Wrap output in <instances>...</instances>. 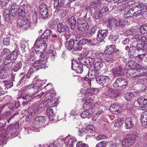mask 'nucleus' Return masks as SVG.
Masks as SVG:
<instances>
[{
  "mask_svg": "<svg viewBox=\"0 0 147 147\" xmlns=\"http://www.w3.org/2000/svg\"><path fill=\"white\" fill-rule=\"evenodd\" d=\"M50 10H40L39 11V17L41 19L46 20L50 16Z\"/></svg>",
  "mask_w": 147,
  "mask_h": 147,
  "instance_id": "obj_14",
  "label": "nucleus"
},
{
  "mask_svg": "<svg viewBox=\"0 0 147 147\" xmlns=\"http://www.w3.org/2000/svg\"><path fill=\"white\" fill-rule=\"evenodd\" d=\"M106 37L104 36L103 35H102L98 32L96 39L97 41L100 42H102L104 40V39Z\"/></svg>",
  "mask_w": 147,
  "mask_h": 147,
  "instance_id": "obj_50",
  "label": "nucleus"
},
{
  "mask_svg": "<svg viewBox=\"0 0 147 147\" xmlns=\"http://www.w3.org/2000/svg\"><path fill=\"white\" fill-rule=\"evenodd\" d=\"M137 103L140 107L147 103V99L143 96L141 97L138 99Z\"/></svg>",
  "mask_w": 147,
  "mask_h": 147,
  "instance_id": "obj_27",
  "label": "nucleus"
},
{
  "mask_svg": "<svg viewBox=\"0 0 147 147\" xmlns=\"http://www.w3.org/2000/svg\"><path fill=\"white\" fill-rule=\"evenodd\" d=\"M88 131H88L86 128H83L79 131V133L80 134V136H82L86 134H88L87 135L88 136H90V135H89V134H88Z\"/></svg>",
  "mask_w": 147,
  "mask_h": 147,
  "instance_id": "obj_46",
  "label": "nucleus"
},
{
  "mask_svg": "<svg viewBox=\"0 0 147 147\" xmlns=\"http://www.w3.org/2000/svg\"><path fill=\"white\" fill-rule=\"evenodd\" d=\"M71 68L73 70L76 71L78 73H81L83 71L82 65L79 64L74 60L72 61Z\"/></svg>",
  "mask_w": 147,
  "mask_h": 147,
  "instance_id": "obj_7",
  "label": "nucleus"
},
{
  "mask_svg": "<svg viewBox=\"0 0 147 147\" xmlns=\"http://www.w3.org/2000/svg\"><path fill=\"white\" fill-rule=\"evenodd\" d=\"M129 52L130 53V55H132L136 59H137V57H138V49L136 48V47L134 46L130 47L129 49Z\"/></svg>",
  "mask_w": 147,
  "mask_h": 147,
  "instance_id": "obj_17",
  "label": "nucleus"
},
{
  "mask_svg": "<svg viewBox=\"0 0 147 147\" xmlns=\"http://www.w3.org/2000/svg\"><path fill=\"white\" fill-rule=\"evenodd\" d=\"M73 48L75 51H80L82 49V47L80 44L78 43V42L76 44H74Z\"/></svg>",
  "mask_w": 147,
  "mask_h": 147,
  "instance_id": "obj_51",
  "label": "nucleus"
},
{
  "mask_svg": "<svg viewBox=\"0 0 147 147\" xmlns=\"http://www.w3.org/2000/svg\"><path fill=\"white\" fill-rule=\"evenodd\" d=\"M54 1V7L55 8L57 9H59L61 5V1L59 2V0H52Z\"/></svg>",
  "mask_w": 147,
  "mask_h": 147,
  "instance_id": "obj_39",
  "label": "nucleus"
},
{
  "mask_svg": "<svg viewBox=\"0 0 147 147\" xmlns=\"http://www.w3.org/2000/svg\"><path fill=\"white\" fill-rule=\"evenodd\" d=\"M35 50L36 53L38 55H39L40 57L41 55H45V56L47 55H49V57L50 56L52 60L53 61L55 59V56L56 53L55 52L53 51L52 50L50 49L47 52V54L43 53L42 52L40 51L39 50H38L37 49L35 48Z\"/></svg>",
  "mask_w": 147,
  "mask_h": 147,
  "instance_id": "obj_8",
  "label": "nucleus"
},
{
  "mask_svg": "<svg viewBox=\"0 0 147 147\" xmlns=\"http://www.w3.org/2000/svg\"><path fill=\"white\" fill-rule=\"evenodd\" d=\"M18 22L17 27L25 30H27L30 25V21L27 19H20L18 20Z\"/></svg>",
  "mask_w": 147,
  "mask_h": 147,
  "instance_id": "obj_4",
  "label": "nucleus"
},
{
  "mask_svg": "<svg viewBox=\"0 0 147 147\" xmlns=\"http://www.w3.org/2000/svg\"><path fill=\"white\" fill-rule=\"evenodd\" d=\"M32 97V95L31 94H26L25 95L22 96V98L24 99H26L27 100H28V101H29L30 99Z\"/></svg>",
  "mask_w": 147,
  "mask_h": 147,
  "instance_id": "obj_59",
  "label": "nucleus"
},
{
  "mask_svg": "<svg viewBox=\"0 0 147 147\" xmlns=\"http://www.w3.org/2000/svg\"><path fill=\"white\" fill-rule=\"evenodd\" d=\"M124 121L123 117L119 118L118 119L117 121L115 123L114 126L115 127H119L123 124Z\"/></svg>",
  "mask_w": 147,
  "mask_h": 147,
  "instance_id": "obj_33",
  "label": "nucleus"
},
{
  "mask_svg": "<svg viewBox=\"0 0 147 147\" xmlns=\"http://www.w3.org/2000/svg\"><path fill=\"white\" fill-rule=\"evenodd\" d=\"M86 129L87 130L88 134H93L94 132V128L93 126L92 125H89L86 127Z\"/></svg>",
  "mask_w": 147,
  "mask_h": 147,
  "instance_id": "obj_42",
  "label": "nucleus"
},
{
  "mask_svg": "<svg viewBox=\"0 0 147 147\" xmlns=\"http://www.w3.org/2000/svg\"><path fill=\"white\" fill-rule=\"evenodd\" d=\"M56 10H56L55 12L60 13L63 17L65 16L67 13V11H65V10H57V11H56Z\"/></svg>",
  "mask_w": 147,
  "mask_h": 147,
  "instance_id": "obj_63",
  "label": "nucleus"
},
{
  "mask_svg": "<svg viewBox=\"0 0 147 147\" xmlns=\"http://www.w3.org/2000/svg\"><path fill=\"white\" fill-rule=\"evenodd\" d=\"M107 23V28L111 31H113L116 30L118 27L117 21L114 18L110 19L108 20Z\"/></svg>",
  "mask_w": 147,
  "mask_h": 147,
  "instance_id": "obj_6",
  "label": "nucleus"
},
{
  "mask_svg": "<svg viewBox=\"0 0 147 147\" xmlns=\"http://www.w3.org/2000/svg\"><path fill=\"white\" fill-rule=\"evenodd\" d=\"M131 42L130 41V39L129 38H126L124 39L123 42V44L125 46L130 45Z\"/></svg>",
  "mask_w": 147,
  "mask_h": 147,
  "instance_id": "obj_61",
  "label": "nucleus"
},
{
  "mask_svg": "<svg viewBox=\"0 0 147 147\" xmlns=\"http://www.w3.org/2000/svg\"><path fill=\"white\" fill-rule=\"evenodd\" d=\"M98 32L106 37L108 34V30L107 29L100 30L98 31Z\"/></svg>",
  "mask_w": 147,
  "mask_h": 147,
  "instance_id": "obj_45",
  "label": "nucleus"
},
{
  "mask_svg": "<svg viewBox=\"0 0 147 147\" xmlns=\"http://www.w3.org/2000/svg\"><path fill=\"white\" fill-rule=\"evenodd\" d=\"M52 33V31L50 30L47 29L46 30L44 33L42 34L41 35H43V36H45L44 38H45L46 36V37H47V40H48V36H49Z\"/></svg>",
  "mask_w": 147,
  "mask_h": 147,
  "instance_id": "obj_52",
  "label": "nucleus"
},
{
  "mask_svg": "<svg viewBox=\"0 0 147 147\" xmlns=\"http://www.w3.org/2000/svg\"><path fill=\"white\" fill-rule=\"evenodd\" d=\"M28 111L29 113L26 117V118L34 116L38 113V110L37 107L31 105L28 108Z\"/></svg>",
  "mask_w": 147,
  "mask_h": 147,
  "instance_id": "obj_13",
  "label": "nucleus"
},
{
  "mask_svg": "<svg viewBox=\"0 0 147 147\" xmlns=\"http://www.w3.org/2000/svg\"><path fill=\"white\" fill-rule=\"evenodd\" d=\"M74 40L70 39V40H67L65 44V47L66 49L69 51L71 50L74 47Z\"/></svg>",
  "mask_w": 147,
  "mask_h": 147,
  "instance_id": "obj_18",
  "label": "nucleus"
},
{
  "mask_svg": "<svg viewBox=\"0 0 147 147\" xmlns=\"http://www.w3.org/2000/svg\"><path fill=\"white\" fill-rule=\"evenodd\" d=\"M141 124L144 127H147V111L142 113L141 116Z\"/></svg>",
  "mask_w": 147,
  "mask_h": 147,
  "instance_id": "obj_15",
  "label": "nucleus"
},
{
  "mask_svg": "<svg viewBox=\"0 0 147 147\" xmlns=\"http://www.w3.org/2000/svg\"><path fill=\"white\" fill-rule=\"evenodd\" d=\"M138 94L136 93L134 94L132 92L127 93L124 95L125 99L127 100H131L132 98L137 95Z\"/></svg>",
  "mask_w": 147,
  "mask_h": 147,
  "instance_id": "obj_26",
  "label": "nucleus"
},
{
  "mask_svg": "<svg viewBox=\"0 0 147 147\" xmlns=\"http://www.w3.org/2000/svg\"><path fill=\"white\" fill-rule=\"evenodd\" d=\"M98 91H99L98 89L97 88H92L88 89L84 88H81L80 92L84 94L88 95L91 94H96L98 92Z\"/></svg>",
  "mask_w": 147,
  "mask_h": 147,
  "instance_id": "obj_9",
  "label": "nucleus"
},
{
  "mask_svg": "<svg viewBox=\"0 0 147 147\" xmlns=\"http://www.w3.org/2000/svg\"><path fill=\"white\" fill-rule=\"evenodd\" d=\"M97 29L96 26H94L91 28L90 31L86 32V35L89 37H91L94 34Z\"/></svg>",
  "mask_w": 147,
  "mask_h": 147,
  "instance_id": "obj_28",
  "label": "nucleus"
},
{
  "mask_svg": "<svg viewBox=\"0 0 147 147\" xmlns=\"http://www.w3.org/2000/svg\"><path fill=\"white\" fill-rule=\"evenodd\" d=\"M118 38V37L117 36L111 34L109 36V39L111 41H115Z\"/></svg>",
  "mask_w": 147,
  "mask_h": 147,
  "instance_id": "obj_60",
  "label": "nucleus"
},
{
  "mask_svg": "<svg viewBox=\"0 0 147 147\" xmlns=\"http://www.w3.org/2000/svg\"><path fill=\"white\" fill-rule=\"evenodd\" d=\"M14 60L16 59L18 56V53L16 51H13L11 54H9Z\"/></svg>",
  "mask_w": 147,
  "mask_h": 147,
  "instance_id": "obj_54",
  "label": "nucleus"
},
{
  "mask_svg": "<svg viewBox=\"0 0 147 147\" xmlns=\"http://www.w3.org/2000/svg\"><path fill=\"white\" fill-rule=\"evenodd\" d=\"M140 31L142 35L147 34V23L140 27Z\"/></svg>",
  "mask_w": 147,
  "mask_h": 147,
  "instance_id": "obj_32",
  "label": "nucleus"
},
{
  "mask_svg": "<svg viewBox=\"0 0 147 147\" xmlns=\"http://www.w3.org/2000/svg\"><path fill=\"white\" fill-rule=\"evenodd\" d=\"M103 76L98 75V76L96 78V80L97 82L101 86H104L103 80Z\"/></svg>",
  "mask_w": 147,
  "mask_h": 147,
  "instance_id": "obj_34",
  "label": "nucleus"
},
{
  "mask_svg": "<svg viewBox=\"0 0 147 147\" xmlns=\"http://www.w3.org/2000/svg\"><path fill=\"white\" fill-rule=\"evenodd\" d=\"M75 140L74 138L70 139L67 144V147H73V144L74 143Z\"/></svg>",
  "mask_w": 147,
  "mask_h": 147,
  "instance_id": "obj_56",
  "label": "nucleus"
},
{
  "mask_svg": "<svg viewBox=\"0 0 147 147\" xmlns=\"http://www.w3.org/2000/svg\"><path fill=\"white\" fill-rule=\"evenodd\" d=\"M92 102H87L83 105V107L84 110H88L91 108Z\"/></svg>",
  "mask_w": 147,
  "mask_h": 147,
  "instance_id": "obj_40",
  "label": "nucleus"
},
{
  "mask_svg": "<svg viewBox=\"0 0 147 147\" xmlns=\"http://www.w3.org/2000/svg\"><path fill=\"white\" fill-rule=\"evenodd\" d=\"M98 6L96 3L94 2L91 3L89 6V8L88 9H98Z\"/></svg>",
  "mask_w": 147,
  "mask_h": 147,
  "instance_id": "obj_57",
  "label": "nucleus"
},
{
  "mask_svg": "<svg viewBox=\"0 0 147 147\" xmlns=\"http://www.w3.org/2000/svg\"><path fill=\"white\" fill-rule=\"evenodd\" d=\"M99 73L95 70L92 69L88 72V76L89 78L93 79L96 78L99 75Z\"/></svg>",
  "mask_w": 147,
  "mask_h": 147,
  "instance_id": "obj_20",
  "label": "nucleus"
},
{
  "mask_svg": "<svg viewBox=\"0 0 147 147\" xmlns=\"http://www.w3.org/2000/svg\"><path fill=\"white\" fill-rule=\"evenodd\" d=\"M95 60V58L94 57H90L86 58L85 60L84 61L86 65H90L92 64Z\"/></svg>",
  "mask_w": 147,
  "mask_h": 147,
  "instance_id": "obj_30",
  "label": "nucleus"
},
{
  "mask_svg": "<svg viewBox=\"0 0 147 147\" xmlns=\"http://www.w3.org/2000/svg\"><path fill=\"white\" fill-rule=\"evenodd\" d=\"M42 86V84H40L39 82H37L36 83H34L30 86V88H34L35 89L38 90Z\"/></svg>",
  "mask_w": 147,
  "mask_h": 147,
  "instance_id": "obj_36",
  "label": "nucleus"
},
{
  "mask_svg": "<svg viewBox=\"0 0 147 147\" xmlns=\"http://www.w3.org/2000/svg\"><path fill=\"white\" fill-rule=\"evenodd\" d=\"M103 80L104 86H106V85L110 81V78L108 76H103Z\"/></svg>",
  "mask_w": 147,
  "mask_h": 147,
  "instance_id": "obj_41",
  "label": "nucleus"
},
{
  "mask_svg": "<svg viewBox=\"0 0 147 147\" xmlns=\"http://www.w3.org/2000/svg\"><path fill=\"white\" fill-rule=\"evenodd\" d=\"M88 39H83L78 42V43L82 46V45H84L85 44L88 45Z\"/></svg>",
  "mask_w": 147,
  "mask_h": 147,
  "instance_id": "obj_58",
  "label": "nucleus"
},
{
  "mask_svg": "<svg viewBox=\"0 0 147 147\" xmlns=\"http://www.w3.org/2000/svg\"><path fill=\"white\" fill-rule=\"evenodd\" d=\"M76 147H88V145L82 141H80L77 143Z\"/></svg>",
  "mask_w": 147,
  "mask_h": 147,
  "instance_id": "obj_44",
  "label": "nucleus"
},
{
  "mask_svg": "<svg viewBox=\"0 0 147 147\" xmlns=\"http://www.w3.org/2000/svg\"><path fill=\"white\" fill-rule=\"evenodd\" d=\"M109 110L113 113L117 115L122 111L121 107L116 104H112L110 107Z\"/></svg>",
  "mask_w": 147,
  "mask_h": 147,
  "instance_id": "obj_10",
  "label": "nucleus"
},
{
  "mask_svg": "<svg viewBox=\"0 0 147 147\" xmlns=\"http://www.w3.org/2000/svg\"><path fill=\"white\" fill-rule=\"evenodd\" d=\"M22 65V61H20L18 62L13 67V70L14 71H17L21 68Z\"/></svg>",
  "mask_w": 147,
  "mask_h": 147,
  "instance_id": "obj_37",
  "label": "nucleus"
},
{
  "mask_svg": "<svg viewBox=\"0 0 147 147\" xmlns=\"http://www.w3.org/2000/svg\"><path fill=\"white\" fill-rule=\"evenodd\" d=\"M45 36L41 35L39 38H37L34 44V49H38V48H41L43 50H45L47 46L48 40H47V37L46 36L45 38L44 37Z\"/></svg>",
  "mask_w": 147,
  "mask_h": 147,
  "instance_id": "obj_3",
  "label": "nucleus"
},
{
  "mask_svg": "<svg viewBox=\"0 0 147 147\" xmlns=\"http://www.w3.org/2000/svg\"><path fill=\"white\" fill-rule=\"evenodd\" d=\"M106 56L105 54L101 53H97L96 54V58L101 60L103 59Z\"/></svg>",
  "mask_w": 147,
  "mask_h": 147,
  "instance_id": "obj_49",
  "label": "nucleus"
},
{
  "mask_svg": "<svg viewBox=\"0 0 147 147\" xmlns=\"http://www.w3.org/2000/svg\"><path fill=\"white\" fill-rule=\"evenodd\" d=\"M94 65V68L95 69V70L98 71L102 66L103 65L101 62L100 61H97Z\"/></svg>",
  "mask_w": 147,
  "mask_h": 147,
  "instance_id": "obj_35",
  "label": "nucleus"
},
{
  "mask_svg": "<svg viewBox=\"0 0 147 147\" xmlns=\"http://www.w3.org/2000/svg\"><path fill=\"white\" fill-rule=\"evenodd\" d=\"M49 55H41L40 58L39 60H36L33 65L36 70H38L42 68L45 69L46 67V63Z\"/></svg>",
  "mask_w": 147,
  "mask_h": 147,
  "instance_id": "obj_2",
  "label": "nucleus"
},
{
  "mask_svg": "<svg viewBox=\"0 0 147 147\" xmlns=\"http://www.w3.org/2000/svg\"><path fill=\"white\" fill-rule=\"evenodd\" d=\"M135 32V30H129L126 31L125 34L128 35H131L134 34Z\"/></svg>",
  "mask_w": 147,
  "mask_h": 147,
  "instance_id": "obj_62",
  "label": "nucleus"
},
{
  "mask_svg": "<svg viewBox=\"0 0 147 147\" xmlns=\"http://www.w3.org/2000/svg\"><path fill=\"white\" fill-rule=\"evenodd\" d=\"M135 8H137L141 9H147V3L144 4L141 2H138L135 5Z\"/></svg>",
  "mask_w": 147,
  "mask_h": 147,
  "instance_id": "obj_31",
  "label": "nucleus"
},
{
  "mask_svg": "<svg viewBox=\"0 0 147 147\" xmlns=\"http://www.w3.org/2000/svg\"><path fill=\"white\" fill-rule=\"evenodd\" d=\"M126 67L129 69H137V72L138 70H141L142 71L143 67L140 65L137 64L136 62L133 61H129L126 64Z\"/></svg>",
  "mask_w": 147,
  "mask_h": 147,
  "instance_id": "obj_5",
  "label": "nucleus"
},
{
  "mask_svg": "<svg viewBox=\"0 0 147 147\" xmlns=\"http://www.w3.org/2000/svg\"><path fill=\"white\" fill-rule=\"evenodd\" d=\"M115 48V45H109L106 48V49L104 50V52L106 54H111L114 52L115 51L114 48Z\"/></svg>",
  "mask_w": 147,
  "mask_h": 147,
  "instance_id": "obj_21",
  "label": "nucleus"
},
{
  "mask_svg": "<svg viewBox=\"0 0 147 147\" xmlns=\"http://www.w3.org/2000/svg\"><path fill=\"white\" fill-rule=\"evenodd\" d=\"M96 139L97 140H101L103 139H107L108 137L104 135H99L95 136Z\"/></svg>",
  "mask_w": 147,
  "mask_h": 147,
  "instance_id": "obj_53",
  "label": "nucleus"
},
{
  "mask_svg": "<svg viewBox=\"0 0 147 147\" xmlns=\"http://www.w3.org/2000/svg\"><path fill=\"white\" fill-rule=\"evenodd\" d=\"M103 88L104 89H105L107 91V93L110 96H116L119 95L118 90L110 88L107 86H104Z\"/></svg>",
  "mask_w": 147,
  "mask_h": 147,
  "instance_id": "obj_12",
  "label": "nucleus"
},
{
  "mask_svg": "<svg viewBox=\"0 0 147 147\" xmlns=\"http://www.w3.org/2000/svg\"><path fill=\"white\" fill-rule=\"evenodd\" d=\"M89 28V26L87 23H83L78 25V30L83 32H84L87 31Z\"/></svg>",
  "mask_w": 147,
  "mask_h": 147,
  "instance_id": "obj_19",
  "label": "nucleus"
},
{
  "mask_svg": "<svg viewBox=\"0 0 147 147\" xmlns=\"http://www.w3.org/2000/svg\"><path fill=\"white\" fill-rule=\"evenodd\" d=\"M139 137L138 134H131L127 135L122 141V147H128L132 145Z\"/></svg>",
  "mask_w": 147,
  "mask_h": 147,
  "instance_id": "obj_1",
  "label": "nucleus"
},
{
  "mask_svg": "<svg viewBox=\"0 0 147 147\" xmlns=\"http://www.w3.org/2000/svg\"><path fill=\"white\" fill-rule=\"evenodd\" d=\"M93 52L91 50L88 51L86 52L84 54V55L85 56V59L86 58L90 57H91Z\"/></svg>",
  "mask_w": 147,
  "mask_h": 147,
  "instance_id": "obj_64",
  "label": "nucleus"
},
{
  "mask_svg": "<svg viewBox=\"0 0 147 147\" xmlns=\"http://www.w3.org/2000/svg\"><path fill=\"white\" fill-rule=\"evenodd\" d=\"M133 118L131 117H128L125 119V123L126 128L130 129L133 127L134 124L133 122Z\"/></svg>",
  "mask_w": 147,
  "mask_h": 147,
  "instance_id": "obj_16",
  "label": "nucleus"
},
{
  "mask_svg": "<svg viewBox=\"0 0 147 147\" xmlns=\"http://www.w3.org/2000/svg\"><path fill=\"white\" fill-rule=\"evenodd\" d=\"M67 29V27L61 22H59L57 24V30L59 33L65 32Z\"/></svg>",
  "mask_w": 147,
  "mask_h": 147,
  "instance_id": "obj_22",
  "label": "nucleus"
},
{
  "mask_svg": "<svg viewBox=\"0 0 147 147\" xmlns=\"http://www.w3.org/2000/svg\"><path fill=\"white\" fill-rule=\"evenodd\" d=\"M92 112L90 111H83L81 113V116L83 118H87L88 119L91 118L92 116Z\"/></svg>",
  "mask_w": 147,
  "mask_h": 147,
  "instance_id": "obj_24",
  "label": "nucleus"
},
{
  "mask_svg": "<svg viewBox=\"0 0 147 147\" xmlns=\"http://www.w3.org/2000/svg\"><path fill=\"white\" fill-rule=\"evenodd\" d=\"M144 68H142V71L141 70H139V72L138 73H136V75L135 77H140L142 76H146L147 75V69L145 67H142Z\"/></svg>",
  "mask_w": 147,
  "mask_h": 147,
  "instance_id": "obj_25",
  "label": "nucleus"
},
{
  "mask_svg": "<svg viewBox=\"0 0 147 147\" xmlns=\"http://www.w3.org/2000/svg\"><path fill=\"white\" fill-rule=\"evenodd\" d=\"M17 10H15H15H6V11L5 10L4 12H8L11 16L14 17L17 14Z\"/></svg>",
  "mask_w": 147,
  "mask_h": 147,
  "instance_id": "obj_43",
  "label": "nucleus"
},
{
  "mask_svg": "<svg viewBox=\"0 0 147 147\" xmlns=\"http://www.w3.org/2000/svg\"><path fill=\"white\" fill-rule=\"evenodd\" d=\"M122 79L119 78L116 80L113 85L114 87L115 88L119 87L120 88Z\"/></svg>",
  "mask_w": 147,
  "mask_h": 147,
  "instance_id": "obj_38",
  "label": "nucleus"
},
{
  "mask_svg": "<svg viewBox=\"0 0 147 147\" xmlns=\"http://www.w3.org/2000/svg\"><path fill=\"white\" fill-rule=\"evenodd\" d=\"M124 69L121 66H117L114 68L113 73L116 76H119L122 75L124 72Z\"/></svg>",
  "mask_w": 147,
  "mask_h": 147,
  "instance_id": "obj_11",
  "label": "nucleus"
},
{
  "mask_svg": "<svg viewBox=\"0 0 147 147\" xmlns=\"http://www.w3.org/2000/svg\"><path fill=\"white\" fill-rule=\"evenodd\" d=\"M107 141H103L97 144L96 146V147H105L106 146V143Z\"/></svg>",
  "mask_w": 147,
  "mask_h": 147,
  "instance_id": "obj_55",
  "label": "nucleus"
},
{
  "mask_svg": "<svg viewBox=\"0 0 147 147\" xmlns=\"http://www.w3.org/2000/svg\"><path fill=\"white\" fill-rule=\"evenodd\" d=\"M128 84L127 81L124 79H122L121 84L120 87L121 88H125L126 86H127Z\"/></svg>",
  "mask_w": 147,
  "mask_h": 147,
  "instance_id": "obj_48",
  "label": "nucleus"
},
{
  "mask_svg": "<svg viewBox=\"0 0 147 147\" xmlns=\"http://www.w3.org/2000/svg\"><path fill=\"white\" fill-rule=\"evenodd\" d=\"M14 60L13 59L12 57L9 54L7 55L5 57V60L4 62L5 65H7L12 62H13Z\"/></svg>",
  "mask_w": 147,
  "mask_h": 147,
  "instance_id": "obj_29",
  "label": "nucleus"
},
{
  "mask_svg": "<svg viewBox=\"0 0 147 147\" xmlns=\"http://www.w3.org/2000/svg\"><path fill=\"white\" fill-rule=\"evenodd\" d=\"M69 25L71 26V28L73 29L76 26V22L75 17L72 16L69 18L67 21Z\"/></svg>",
  "mask_w": 147,
  "mask_h": 147,
  "instance_id": "obj_23",
  "label": "nucleus"
},
{
  "mask_svg": "<svg viewBox=\"0 0 147 147\" xmlns=\"http://www.w3.org/2000/svg\"><path fill=\"white\" fill-rule=\"evenodd\" d=\"M10 39L9 37L6 36L3 39V42L4 45L6 46L10 45Z\"/></svg>",
  "mask_w": 147,
  "mask_h": 147,
  "instance_id": "obj_47",
  "label": "nucleus"
}]
</instances>
